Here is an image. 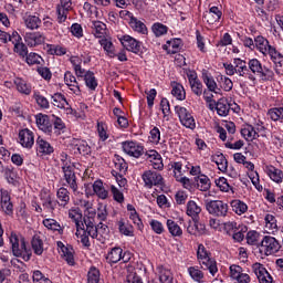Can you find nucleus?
Listing matches in <instances>:
<instances>
[{
	"label": "nucleus",
	"mask_w": 283,
	"mask_h": 283,
	"mask_svg": "<svg viewBox=\"0 0 283 283\" xmlns=\"http://www.w3.org/2000/svg\"><path fill=\"white\" fill-rule=\"evenodd\" d=\"M84 81L86 87H88V90L92 92H95L96 87H98V82L96 81V76H94V72L92 71H86L84 74Z\"/></svg>",
	"instance_id": "nucleus-26"
},
{
	"label": "nucleus",
	"mask_w": 283,
	"mask_h": 283,
	"mask_svg": "<svg viewBox=\"0 0 283 283\" xmlns=\"http://www.w3.org/2000/svg\"><path fill=\"white\" fill-rule=\"evenodd\" d=\"M70 10L62 8L61 6H57L56 13H57V21L59 23H65L67 20V13Z\"/></svg>",
	"instance_id": "nucleus-54"
},
{
	"label": "nucleus",
	"mask_w": 283,
	"mask_h": 283,
	"mask_svg": "<svg viewBox=\"0 0 283 283\" xmlns=\"http://www.w3.org/2000/svg\"><path fill=\"white\" fill-rule=\"evenodd\" d=\"M31 247L35 255H43V240L39 237H33L31 241Z\"/></svg>",
	"instance_id": "nucleus-42"
},
{
	"label": "nucleus",
	"mask_w": 283,
	"mask_h": 283,
	"mask_svg": "<svg viewBox=\"0 0 283 283\" xmlns=\"http://www.w3.org/2000/svg\"><path fill=\"white\" fill-rule=\"evenodd\" d=\"M118 230L123 235H134V228L130 224H125V221L123 220L118 221Z\"/></svg>",
	"instance_id": "nucleus-49"
},
{
	"label": "nucleus",
	"mask_w": 283,
	"mask_h": 283,
	"mask_svg": "<svg viewBox=\"0 0 283 283\" xmlns=\"http://www.w3.org/2000/svg\"><path fill=\"white\" fill-rule=\"evenodd\" d=\"M107 235H109V227H107V224H104L103 222H99L97 224V238H101L99 242L102 244H105Z\"/></svg>",
	"instance_id": "nucleus-34"
},
{
	"label": "nucleus",
	"mask_w": 283,
	"mask_h": 283,
	"mask_svg": "<svg viewBox=\"0 0 283 283\" xmlns=\"http://www.w3.org/2000/svg\"><path fill=\"white\" fill-rule=\"evenodd\" d=\"M9 41L14 45V52L25 59L28 56V46L21 42V35L18 32H13L12 36H9Z\"/></svg>",
	"instance_id": "nucleus-8"
},
{
	"label": "nucleus",
	"mask_w": 283,
	"mask_h": 283,
	"mask_svg": "<svg viewBox=\"0 0 283 283\" xmlns=\"http://www.w3.org/2000/svg\"><path fill=\"white\" fill-rule=\"evenodd\" d=\"M57 248L60 249L62 256L64 258L65 262L70 264V266H74V254L70 250V248L65 247L63 242H57Z\"/></svg>",
	"instance_id": "nucleus-21"
},
{
	"label": "nucleus",
	"mask_w": 283,
	"mask_h": 283,
	"mask_svg": "<svg viewBox=\"0 0 283 283\" xmlns=\"http://www.w3.org/2000/svg\"><path fill=\"white\" fill-rule=\"evenodd\" d=\"M129 25L135 32H139V34H147V25L137 18H130Z\"/></svg>",
	"instance_id": "nucleus-31"
},
{
	"label": "nucleus",
	"mask_w": 283,
	"mask_h": 283,
	"mask_svg": "<svg viewBox=\"0 0 283 283\" xmlns=\"http://www.w3.org/2000/svg\"><path fill=\"white\" fill-rule=\"evenodd\" d=\"M216 185L221 191L228 192L229 189H231V186H229V181H227V178L224 177H220L219 179H217Z\"/></svg>",
	"instance_id": "nucleus-57"
},
{
	"label": "nucleus",
	"mask_w": 283,
	"mask_h": 283,
	"mask_svg": "<svg viewBox=\"0 0 283 283\" xmlns=\"http://www.w3.org/2000/svg\"><path fill=\"white\" fill-rule=\"evenodd\" d=\"M24 57L28 65H41V61H43V57L36 53H29Z\"/></svg>",
	"instance_id": "nucleus-51"
},
{
	"label": "nucleus",
	"mask_w": 283,
	"mask_h": 283,
	"mask_svg": "<svg viewBox=\"0 0 283 283\" xmlns=\"http://www.w3.org/2000/svg\"><path fill=\"white\" fill-rule=\"evenodd\" d=\"M24 41L29 48H36V45L45 43V35L41 32H28L24 35Z\"/></svg>",
	"instance_id": "nucleus-11"
},
{
	"label": "nucleus",
	"mask_w": 283,
	"mask_h": 283,
	"mask_svg": "<svg viewBox=\"0 0 283 283\" xmlns=\"http://www.w3.org/2000/svg\"><path fill=\"white\" fill-rule=\"evenodd\" d=\"M254 48L261 52V54H264L266 56V52L269 51V48H272L271 44H269V40H266L264 36L259 35L254 39Z\"/></svg>",
	"instance_id": "nucleus-22"
},
{
	"label": "nucleus",
	"mask_w": 283,
	"mask_h": 283,
	"mask_svg": "<svg viewBox=\"0 0 283 283\" xmlns=\"http://www.w3.org/2000/svg\"><path fill=\"white\" fill-rule=\"evenodd\" d=\"M270 56L271 60L273 61V63L275 64H282L283 61V56L282 53L277 52V50L273 46H269L268 52H266V56Z\"/></svg>",
	"instance_id": "nucleus-43"
},
{
	"label": "nucleus",
	"mask_w": 283,
	"mask_h": 283,
	"mask_svg": "<svg viewBox=\"0 0 283 283\" xmlns=\"http://www.w3.org/2000/svg\"><path fill=\"white\" fill-rule=\"evenodd\" d=\"M197 258L198 260H200L201 269H203L205 271H209L211 275H216L218 273V264L216 263V261L209 258V252H207L205 245L199 244Z\"/></svg>",
	"instance_id": "nucleus-3"
},
{
	"label": "nucleus",
	"mask_w": 283,
	"mask_h": 283,
	"mask_svg": "<svg viewBox=\"0 0 283 283\" xmlns=\"http://www.w3.org/2000/svg\"><path fill=\"white\" fill-rule=\"evenodd\" d=\"M189 275L195 280L196 282H200L202 277H205V274H202V271L196 269V268H189L188 269Z\"/></svg>",
	"instance_id": "nucleus-55"
},
{
	"label": "nucleus",
	"mask_w": 283,
	"mask_h": 283,
	"mask_svg": "<svg viewBox=\"0 0 283 283\" xmlns=\"http://www.w3.org/2000/svg\"><path fill=\"white\" fill-rule=\"evenodd\" d=\"M52 118L53 119H51V123H52V125H54L55 134L57 132L65 129V123H63V119H61V117H56V116L52 115Z\"/></svg>",
	"instance_id": "nucleus-53"
},
{
	"label": "nucleus",
	"mask_w": 283,
	"mask_h": 283,
	"mask_svg": "<svg viewBox=\"0 0 283 283\" xmlns=\"http://www.w3.org/2000/svg\"><path fill=\"white\" fill-rule=\"evenodd\" d=\"M111 191H112L113 198H114V200H116V202L125 201V196L123 195V192H120V190H118V188H116L115 186H112Z\"/></svg>",
	"instance_id": "nucleus-59"
},
{
	"label": "nucleus",
	"mask_w": 283,
	"mask_h": 283,
	"mask_svg": "<svg viewBox=\"0 0 283 283\" xmlns=\"http://www.w3.org/2000/svg\"><path fill=\"white\" fill-rule=\"evenodd\" d=\"M36 125L41 132H44V134H52V120H50V116L38 114L35 116Z\"/></svg>",
	"instance_id": "nucleus-14"
},
{
	"label": "nucleus",
	"mask_w": 283,
	"mask_h": 283,
	"mask_svg": "<svg viewBox=\"0 0 283 283\" xmlns=\"http://www.w3.org/2000/svg\"><path fill=\"white\" fill-rule=\"evenodd\" d=\"M71 32H72L73 36L81 39V36H83V27H81V24H78V23H74L71 27Z\"/></svg>",
	"instance_id": "nucleus-61"
},
{
	"label": "nucleus",
	"mask_w": 283,
	"mask_h": 283,
	"mask_svg": "<svg viewBox=\"0 0 283 283\" xmlns=\"http://www.w3.org/2000/svg\"><path fill=\"white\" fill-rule=\"evenodd\" d=\"M175 112L184 127H187L188 129H196V119H193V116H191V113H189L187 108L182 106H175Z\"/></svg>",
	"instance_id": "nucleus-4"
},
{
	"label": "nucleus",
	"mask_w": 283,
	"mask_h": 283,
	"mask_svg": "<svg viewBox=\"0 0 283 283\" xmlns=\"http://www.w3.org/2000/svg\"><path fill=\"white\" fill-rule=\"evenodd\" d=\"M195 180L197 182V189L200 191H209V189H211V180H209V177L201 175L195 177Z\"/></svg>",
	"instance_id": "nucleus-29"
},
{
	"label": "nucleus",
	"mask_w": 283,
	"mask_h": 283,
	"mask_svg": "<svg viewBox=\"0 0 283 283\" xmlns=\"http://www.w3.org/2000/svg\"><path fill=\"white\" fill-rule=\"evenodd\" d=\"M211 161L216 163L219 171H222V174H226L227 169H229V161L227 160V157H224V154L222 153H217L212 155Z\"/></svg>",
	"instance_id": "nucleus-17"
},
{
	"label": "nucleus",
	"mask_w": 283,
	"mask_h": 283,
	"mask_svg": "<svg viewBox=\"0 0 283 283\" xmlns=\"http://www.w3.org/2000/svg\"><path fill=\"white\" fill-rule=\"evenodd\" d=\"M231 207H232V210L234 211V213H237L238 216H242V213H247V210L249 209L247 203H244L240 200H233L231 202Z\"/></svg>",
	"instance_id": "nucleus-37"
},
{
	"label": "nucleus",
	"mask_w": 283,
	"mask_h": 283,
	"mask_svg": "<svg viewBox=\"0 0 283 283\" xmlns=\"http://www.w3.org/2000/svg\"><path fill=\"white\" fill-rule=\"evenodd\" d=\"M159 281L161 283H171V282H174V275L171 274V271L160 266L159 268Z\"/></svg>",
	"instance_id": "nucleus-41"
},
{
	"label": "nucleus",
	"mask_w": 283,
	"mask_h": 283,
	"mask_svg": "<svg viewBox=\"0 0 283 283\" xmlns=\"http://www.w3.org/2000/svg\"><path fill=\"white\" fill-rule=\"evenodd\" d=\"M262 81H273L275 73H273V71H271L270 69H268L266 66H264L262 69V72L259 73Z\"/></svg>",
	"instance_id": "nucleus-56"
},
{
	"label": "nucleus",
	"mask_w": 283,
	"mask_h": 283,
	"mask_svg": "<svg viewBox=\"0 0 283 283\" xmlns=\"http://www.w3.org/2000/svg\"><path fill=\"white\" fill-rule=\"evenodd\" d=\"M266 174L273 180V182H282L283 180V172L282 170L275 168L274 166H268L266 167Z\"/></svg>",
	"instance_id": "nucleus-28"
},
{
	"label": "nucleus",
	"mask_w": 283,
	"mask_h": 283,
	"mask_svg": "<svg viewBox=\"0 0 283 283\" xmlns=\"http://www.w3.org/2000/svg\"><path fill=\"white\" fill-rule=\"evenodd\" d=\"M189 85L191 87V92L196 94V96H202L205 91L202 90V82L198 80V74L196 72L187 73Z\"/></svg>",
	"instance_id": "nucleus-13"
},
{
	"label": "nucleus",
	"mask_w": 283,
	"mask_h": 283,
	"mask_svg": "<svg viewBox=\"0 0 283 283\" xmlns=\"http://www.w3.org/2000/svg\"><path fill=\"white\" fill-rule=\"evenodd\" d=\"M221 82H223L221 87L224 90V92H231L233 90V82L231 78L221 76Z\"/></svg>",
	"instance_id": "nucleus-62"
},
{
	"label": "nucleus",
	"mask_w": 283,
	"mask_h": 283,
	"mask_svg": "<svg viewBox=\"0 0 283 283\" xmlns=\"http://www.w3.org/2000/svg\"><path fill=\"white\" fill-rule=\"evenodd\" d=\"M57 205L60 207H67L70 202V191L66 188H60L56 192Z\"/></svg>",
	"instance_id": "nucleus-25"
},
{
	"label": "nucleus",
	"mask_w": 283,
	"mask_h": 283,
	"mask_svg": "<svg viewBox=\"0 0 283 283\" xmlns=\"http://www.w3.org/2000/svg\"><path fill=\"white\" fill-rule=\"evenodd\" d=\"M268 116H270L271 120H283V107L271 108L268 112Z\"/></svg>",
	"instance_id": "nucleus-52"
},
{
	"label": "nucleus",
	"mask_w": 283,
	"mask_h": 283,
	"mask_svg": "<svg viewBox=\"0 0 283 283\" xmlns=\"http://www.w3.org/2000/svg\"><path fill=\"white\" fill-rule=\"evenodd\" d=\"M247 242L252 247H261L259 232L255 230L249 231L247 233Z\"/></svg>",
	"instance_id": "nucleus-39"
},
{
	"label": "nucleus",
	"mask_w": 283,
	"mask_h": 283,
	"mask_svg": "<svg viewBox=\"0 0 283 283\" xmlns=\"http://www.w3.org/2000/svg\"><path fill=\"white\" fill-rule=\"evenodd\" d=\"M93 30H95L94 35L97 39H103V36H105L106 34V30H107V25L101 21H93V25H92Z\"/></svg>",
	"instance_id": "nucleus-32"
},
{
	"label": "nucleus",
	"mask_w": 283,
	"mask_h": 283,
	"mask_svg": "<svg viewBox=\"0 0 283 283\" xmlns=\"http://www.w3.org/2000/svg\"><path fill=\"white\" fill-rule=\"evenodd\" d=\"M249 72L252 74H260L262 72V63L258 59H252L248 63Z\"/></svg>",
	"instance_id": "nucleus-45"
},
{
	"label": "nucleus",
	"mask_w": 283,
	"mask_h": 283,
	"mask_svg": "<svg viewBox=\"0 0 283 283\" xmlns=\"http://www.w3.org/2000/svg\"><path fill=\"white\" fill-rule=\"evenodd\" d=\"M43 226L49 229L50 231H57L60 235H63V228L61 224L54 219H44Z\"/></svg>",
	"instance_id": "nucleus-33"
},
{
	"label": "nucleus",
	"mask_w": 283,
	"mask_h": 283,
	"mask_svg": "<svg viewBox=\"0 0 283 283\" xmlns=\"http://www.w3.org/2000/svg\"><path fill=\"white\" fill-rule=\"evenodd\" d=\"M64 82L66 83L67 87H70L71 92L76 95L81 94V87L78 86V82L72 72L69 71L64 74Z\"/></svg>",
	"instance_id": "nucleus-18"
},
{
	"label": "nucleus",
	"mask_w": 283,
	"mask_h": 283,
	"mask_svg": "<svg viewBox=\"0 0 283 283\" xmlns=\"http://www.w3.org/2000/svg\"><path fill=\"white\" fill-rule=\"evenodd\" d=\"M24 23L29 30H39L41 25V19L36 15H29L25 18Z\"/></svg>",
	"instance_id": "nucleus-36"
},
{
	"label": "nucleus",
	"mask_w": 283,
	"mask_h": 283,
	"mask_svg": "<svg viewBox=\"0 0 283 283\" xmlns=\"http://www.w3.org/2000/svg\"><path fill=\"white\" fill-rule=\"evenodd\" d=\"M172 96L177 97V101H185L187 94L185 93V87L181 84H176L171 91Z\"/></svg>",
	"instance_id": "nucleus-48"
},
{
	"label": "nucleus",
	"mask_w": 283,
	"mask_h": 283,
	"mask_svg": "<svg viewBox=\"0 0 283 283\" xmlns=\"http://www.w3.org/2000/svg\"><path fill=\"white\" fill-rule=\"evenodd\" d=\"M107 262L109 264H116L117 262H120L123 260V249L122 248H113L107 256H106Z\"/></svg>",
	"instance_id": "nucleus-23"
},
{
	"label": "nucleus",
	"mask_w": 283,
	"mask_h": 283,
	"mask_svg": "<svg viewBox=\"0 0 283 283\" xmlns=\"http://www.w3.org/2000/svg\"><path fill=\"white\" fill-rule=\"evenodd\" d=\"M150 227L155 233H163L165 231V228L163 227V223L158 220H151L150 221Z\"/></svg>",
	"instance_id": "nucleus-63"
},
{
	"label": "nucleus",
	"mask_w": 283,
	"mask_h": 283,
	"mask_svg": "<svg viewBox=\"0 0 283 283\" xmlns=\"http://www.w3.org/2000/svg\"><path fill=\"white\" fill-rule=\"evenodd\" d=\"M168 30H169V28H167V25H165L160 22H156L151 27V31L155 34V36H165V34H167Z\"/></svg>",
	"instance_id": "nucleus-44"
},
{
	"label": "nucleus",
	"mask_w": 283,
	"mask_h": 283,
	"mask_svg": "<svg viewBox=\"0 0 283 283\" xmlns=\"http://www.w3.org/2000/svg\"><path fill=\"white\" fill-rule=\"evenodd\" d=\"M52 99L54 107H59L60 109H64L66 105H70L67 103V99L65 98V95L61 93H55L54 95H52Z\"/></svg>",
	"instance_id": "nucleus-35"
},
{
	"label": "nucleus",
	"mask_w": 283,
	"mask_h": 283,
	"mask_svg": "<svg viewBox=\"0 0 283 283\" xmlns=\"http://www.w3.org/2000/svg\"><path fill=\"white\" fill-rule=\"evenodd\" d=\"M87 282L88 283H98L101 282V272L96 268H91L87 273Z\"/></svg>",
	"instance_id": "nucleus-50"
},
{
	"label": "nucleus",
	"mask_w": 283,
	"mask_h": 283,
	"mask_svg": "<svg viewBox=\"0 0 283 283\" xmlns=\"http://www.w3.org/2000/svg\"><path fill=\"white\" fill-rule=\"evenodd\" d=\"M35 145L38 154H42V156L54 154V147H52L48 140L43 139V137H38Z\"/></svg>",
	"instance_id": "nucleus-15"
},
{
	"label": "nucleus",
	"mask_w": 283,
	"mask_h": 283,
	"mask_svg": "<svg viewBox=\"0 0 283 283\" xmlns=\"http://www.w3.org/2000/svg\"><path fill=\"white\" fill-rule=\"evenodd\" d=\"M120 43L128 52H133V54H143V42L132 38V35L122 36Z\"/></svg>",
	"instance_id": "nucleus-5"
},
{
	"label": "nucleus",
	"mask_w": 283,
	"mask_h": 283,
	"mask_svg": "<svg viewBox=\"0 0 283 283\" xmlns=\"http://www.w3.org/2000/svg\"><path fill=\"white\" fill-rule=\"evenodd\" d=\"M202 81L205 85H207L209 92H216V90H218V83H216V80L209 76V74L202 73Z\"/></svg>",
	"instance_id": "nucleus-47"
},
{
	"label": "nucleus",
	"mask_w": 283,
	"mask_h": 283,
	"mask_svg": "<svg viewBox=\"0 0 283 283\" xmlns=\"http://www.w3.org/2000/svg\"><path fill=\"white\" fill-rule=\"evenodd\" d=\"M216 109L219 116H229V112L231 109V106L229 105V102H227L226 98H220L216 104Z\"/></svg>",
	"instance_id": "nucleus-24"
},
{
	"label": "nucleus",
	"mask_w": 283,
	"mask_h": 283,
	"mask_svg": "<svg viewBox=\"0 0 283 283\" xmlns=\"http://www.w3.org/2000/svg\"><path fill=\"white\" fill-rule=\"evenodd\" d=\"M242 273V266L240 265H231L230 266V275L233 280H237L238 276Z\"/></svg>",
	"instance_id": "nucleus-64"
},
{
	"label": "nucleus",
	"mask_w": 283,
	"mask_h": 283,
	"mask_svg": "<svg viewBox=\"0 0 283 283\" xmlns=\"http://www.w3.org/2000/svg\"><path fill=\"white\" fill-rule=\"evenodd\" d=\"M203 19H206L207 23L213 25V23L222 19V11L218 7H211L209 11L205 12Z\"/></svg>",
	"instance_id": "nucleus-16"
},
{
	"label": "nucleus",
	"mask_w": 283,
	"mask_h": 283,
	"mask_svg": "<svg viewBox=\"0 0 283 283\" xmlns=\"http://www.w3.org/2000/svg\"><path fill=\"white\" fill-rule=\"evenodd\" d=\"M241 136L248 142H253L255 138H260V135L258 134V130H255V127L252 125L247 124L242 129H241Z\"/></svg>",
	"instance_id": "nucleus-20"
},
{
	"label": "nucleus",
	"mask_w": 283,
	"mask_h": 283,
	"mask_svg": "<svg viewBox=\"0 0 283 283\" xmlns=\"http://www.w3.org/2000/svg\"><path fill=\"white\" fill-rule=\"evenodd\" d=\"M224 231L231 235L234 231H238V223L235 221H228L223 224Z\"/></svg>",
	"instance_id": "nucleus-60"
},
{
	"label": "nucleus",
	"mask_w": 283,
	"mask_h": 283,
	"mask_svg": "<svg viewBox=\"0 0 283 283\" xmlns=\"http://www.w3.org/2000/svg\"><path fill=\"white\" fill-rule=\"evenodd\" d=\"M260 244V247L265 248L266 254L271 255L272 253H277V251H280V242H277L276 238H273L271 235H265Z\"/></svg>",
	"instance_id": "nucleus-9"
},
{
	"label": "nucleus",
	"mask_w": 283,
	"mask_h": 283,
	"mask_svg": "<svg viewBox=\"0 0 283 283\" xmlns=\"http://www.w3.org/2000/svg\"><path fill=\"white\" fill-rule=\"evenodd\" d=\"M206 210L210 216H214V218H227L229 213V205L222 200H209L205 201Z\"/></svg>",
	"instance_id": "nucleus-2"
},
{
	"label": "nucleus",
	"mask_w": 283,
	"mask_h": 283,
	"mask_svg": "<svg viewBox=\"0 0 283 283\" xmlns=\"http://www.w3.org/2000/svg\"><path fill=\"white\" fill-rule=\"evenodd\" d=\"M202 211V208L199 207L198 203H196V201H188L187 203V216H189L190 218L198 219V216H200Z\"/></svg>",
	"instance_id": "nucleus-30"
},
{
	"label": "nucleus",
	"mask_w": 283,
	"mask_h": 283,
	"mask_svg": "<svg viewBox=\"0 0 283 283\" xmlns=\"http://www.w3.org/2000/svg\"><path fill=\"white\" fill-rule=\"evenodd\" d=\"M142 178L145 182V187H147L148 189H151V187H158V185H165V179L163 178V175L156 171L146 170L143 174Z\"/></svg>",
	"instance_id": "nucleus-6"
},
{
	"label": "nucleus",
	"mask_w": 283,
	"mask_h": 283,
	"mask_svg": "<svg viewBox=\"0 0 283 283\" xmlns=\"http://www.w3.org/2000/svg\"><path fill=\"white\" fill-rule=\"evenodd\" d=\"M122 145L125 154L133 156V158H140L145 151V148L135 142H124Z\"/></svg>",
	"instance_id": "nucleus-7"
},
{
	"label": "nucleus",
	"mask_w": 283,
	"mask_h": 283,
	"mask_svg": "<svg viewBox=\"0 0 283 283\" xmlns=\"http://www.w3.org/2000/svg\"><path fill=\"white\" fill-rule=\"evenodd\" d=\"M9 240L14 258H22L24 262H30L32 258V250L28 248L25 243V238L21 237L19 239V235H17V233L11 232Z\"/></svg>",
	"instance_id": "nucleus-1"
},
{
	"label": "nucleus",
	"mask_w": 283,
	"mask_h": 283,
	"mask_svg": "<svg viewBox=\"0 0 283 283\" xmlns=\"http://www.w3.org/2000/svg\"><path fill=\"white\" fill-rule=\"evenodd\" d=\"M14 85L17 86L20 94H25L27 96L32 93V86H30L23 78L17 77L14 80Z\"/></svg>",
	"instance_id": "nucleus-27"
},
{
	"label": "nucleus",
	"mask_w": 283,
	"mask_h": 283,
	"mask_svg": "<svg viewBox=\"0 0 283 283\" xmlns=\"http://www.w3.org/2000/svg\"><path fill=\"white\" fill-rule=\"evenodd\" d=\"M41 202L43 209H45L49 213H53L56 209L57 201L52 198V195L44 193L41 196Z\"/></svg>",
	"instance_id": "nucleus-19"
},
{
	"label": "nucleus",
	"mask_w": 283,
	"mask_h": 283,
	"mask_svg": "<svg viewBox=\"0 0 283 283\" xmlns=\"http://www.w3.org/2000/svg\"><path fill=\"white\" fill-rule=\"evenodd\" d=\"M19 143L25 149H32L34 146V133L32 130L24 128L19 132Z\"/></svg>",
	"instance_id": "nucleus-10"
},
{
	"label": "nucleus",
	"mask_w": 283,
	"mask_h": 283,
	"mask_svg": "<svg viewBox=\"0 0 283 283\" xmlns=\"http://www.w3.org/2000/svg\"><path fill=\"white\" fill-rule=\"evenodd\" d=\"M34 98H35L38 105L40 107H42L43 109H48V107H50V102L43 95L35 94Z\"/></svg>",
	"instance_id": "nucleus-58"
},
{
	"label": "nucleus",
	"mask_w": 283,
	"mask_h": 283,
	"mask_svg": "<svg viewBox=\"0 0 283 283\" xmlns=\"http://www.w3.org/2000/svg\"><path fill=\"white\" fill-rule=\"evenodd\" d=\"M99 44L105 50V52H107L111 59H114L116 56V53H114V43H112V41H109L108 39H102L99 40Z\"/></svg>",
	"instance_id": "nucleus-40"
},
{
	"label": "nucleus",
	"mask_w": 283,
	"mask_h": 283,
	"mask_svg": "<svg viewBox=\"0 0 283 283\" xmlns=\"http://www.w3.org/2000/svg\"><path fill=\"white\" fill-rule=\"evenodd\" d=\"M167 227L169 233H171V235L174 237H180V234L182 233V229H180V226H178V223H176V221L171 219L167 220Z\"/></svg>",
	"instance_id": "nucleus-46"
},
{
	"label": "nucleus",
	"mask_w": 283,
	"mask_h": 283,
	"mask_svg": "<svg viewBox=\"0 0 283 283\" xmlns=\"http://www.w3.org/2000/svg\"><path fill=\"white\" fill-rule=\"evenodd\" d=\"M62 170L64 174V178L67 185L70 186V188L74 192L78 191V185L76 184V174L74 172V169L72 168V166L64 165L62 167Z\"/></svg>",
	"instance_id": "nucleus-12"
},
{
	"label": "nucleus",
	"mask_w": 283,
	"mask_h": 283,
	"mask_svg": "<svg viewBox=\"0 0 283 283\" xmlns=\"http://www.w3.org/2000/svg\"><path fill=\"white\" fill-rule=\"evenodd\" d=\"M237 71L235 73L244 76V74H249V69L247 67V62L244 60H240L239 57L234 59L233 61Z\"/></svg>",
	"instance_id": "nucleus-38"
}]
</instances>
